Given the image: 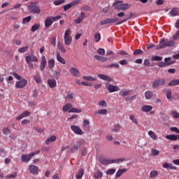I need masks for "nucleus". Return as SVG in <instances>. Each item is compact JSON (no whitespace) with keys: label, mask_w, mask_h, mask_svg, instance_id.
<instances>
[{"label":"nucleus","mask_w":179,"mask_h":179,"mask_svg":"<svg viewBox=\"0 0 179 179\" xmlns=\"http://www.w3.org/2000/svg\"><path fill=\"white\" fill-rule=\"evenodd\" d=\"M73 97H75V94L69 92L66 96V99L68 100H73Z\"/></svg>","instance_id":"obj_51"},{"label":"nucleus","mask_w":179,"mask_h":179,"mask_svg":"<svg viewBox=\"0 0 179 179\" xmlns=\"http://www.w3.org/2000/svg\"><path fill=\"white\" fill-rule=\"evenodd\" d=\"M171 114L173 115V117H174L175 118H179V113L178 112L176 111V110H173L171 112Z\"/></svg>","instance_id":"obj_64"},{"label":"nucleus","mask_w":179,"mask_h":179,"mask_svg":"<svg viewBox=\"0 0 179 179\" xmlns=\"http://www.w3.org/2000/svg\"><path fill=\"white\" fill-rule=\"evenodd\" d=\"M95 59H96L97 61H101V62H107V60L108 59L107 57H102V56H99V55H95L94 56Z\"/></svg>","instance_id":"obj_25"},{"label":"nucleus","mask_w":179,"mask_h":179,"mask_svg":"<svg viewBox=\"0 0 179 179\" xmlns=\"http://www.w3.org/2000/svg\"><path fill=\"white\" fill-rule=\"evenodd\" d=\"M179 85V79H175L170 81L168 84V86H178Z\"/></svg>","instance_id":"obj_29"},{"label":"nucleus","mask_w":179,"mask_h":179,"mask_svg":"<svg viewBox=\"0 0 179 179\" xmlns=\"http://www.w3.org/2000/svg\"><path fill=\"white\" fill-rule=\"evenodd\" d=\"M129 93H131V90L124 91L123 92H120V96H122V97H125V96H128Z\"/></svg>","instance_id":"obj_49"},{"label":"nucleus","mask_w":179,"mask_h":179,"mask_svg":"<svg viewBox=\"0 0 179 179\" xmlns=\"http://www.w3.org/2000/svg\"><path fill=\"white\" fill-rule=\"evenodd\" d=\"M30 20H31V16H28L27 17H24L22 20V24H26V23H29V22H30Z\"/></svg>","instance_id":"obj_46"},{"label":"nucleus","mask_w":179,"mask_h":179,"mask_svg":"<svg viewBox=\"0 0 179 179\" xmlns=\"http://www.w3.org/2000/svg\"><path fill=\"white\" fill-rule=\"evenodd\" d=\"M71 8H72V6L71 3L66 4L65 6H63L64 10L65 12H66V10L71 9Z\"/></svg>","instance_id":"obj_60"},{"label":"nucleus","mask_w":179,"mask_h":179,"mask_svg":"<svg viewBox=\"0 0 179 179\" xmlns=\"http://www.w3.org/2000/svg\"><path fill=\"white\" fill-rule=\"evenodd\" d=\"M69 72L71 73L72 76H74V78H78L80 76V72L76 67L71 68Z\"/></svg>","instance_id":"obj_14"},{"label":"nucleus","mask_w":179,"mask_h":179,"mask_svg":"<svg viewBox=\"0 0 179 179\" xmlns=\"http://www.w3.org/2000/svg\"><path fill=\"white\" fill-rule=\"evenodd\" d=\"M65 3V0H56L53 2L55 6H58L59 5H62V3Z\"/></svg>","instance_id":"obj_44"},{"label":"nucleus","mask_w":179,"mask_h":179,"mask_svg":"<svg viewBox=\"0 0 179 179\" xmlns=\"http://www.w3.org/2000/svg\"><path fill=\"white\" fill-rule=\"evenodd\" d=\"M29 170L31 174H38V167L36 165H30Z\"/></svg>","instance_id":"obj_19"},{"label":"nucleus","mask_w":179,"mask_h":179,"mask_svg":"<svg viewBox=\"0 0 179 179\" xmlns=\"http://www.w3.org/2000/svg\"><path fill=\"white\" fill-rule=\"evenodd\" d=\"M145 97L147 100H150L153 97V92L152 91H147L145 92Z\"/></svg>","instance_id":"obj_28"},{"label":"nucleus","mask_w":179,"mask_h":179,"mask_svg":"<svg viewBox=\"0 0 179 179\" xmlns=\"http://www.w3.org/2000/svg\"><path fill=\"white\" fill-rule=\"evenodd\" d=\"M57 48L58 50H59V51L63 54H65V52H66V49H65V47L64 46V45H62V43L57 44Z\"/></svg>","instance_id":"obj_32"},{"label":"nucleus","mask_w":179,"mask_h":179,"mask_svg":"<svg viewBox=\"0 0 179 179\" xmlns=\"http://www.w3.org/2000/svg\"><path fill=\"white\" fill-rule=\"evenodd\" d=\"M114 173H115V169H110L107 171L106 174H108V176H113Z\"/></svg>","instance_id":"obj_57"},{"label":"nucleus","mask_w":179,"mask_h":179,"mask_svg":"<svg viewBox=\"0 0 179 179\" xmlns=\"http://www.w3.org/2000/svg\"><path fill=\"white\" fill-rule=\"evenodd\" d=\"M124 173H127V169H120V170H118L116 173V178H119V177L120 176H122V174H124Z\"/></svg>","instance_id":"obj_31"},{"label":"nucleus","mask_w":179,"mask_h":179,"mask_svg":"<svg viewBox=\"0 0 179 179\" xmlns=\"http://www.w3.org/2000/svg\"><path fill=\"white\" fill-rule=\"evenodd\" d=\"M152 61H162V59H163V58L160 56H153L151 58Z\"/></svg>","instance_id":"obj_56"},{"label":"nucleus","mask_w":179,"mask_h":179,"mask_svg":"<svg viewBox=\"0 0 179 179\" xmlns=\"http://www.w3.org/2000/svg\"><path fill=\"white\" fill-rule=\"evenodd\" d=\"M151 153H152V156H159V155L160 154V151H159L155 148H152L151 150Z\"/></svg>","instance_id":"obj_41"},{"label":"nucleus","mask_w":179,"mask_h":179,"mask_svg":"<svg viewBox=\"0 0 179 179\" xmlns=\"http://www.w3.org/2000/svg\"><path fill=\"white\" fill-rule=\"evenodd\" d=\"M83 174H85V171L83 169H80L79 172L76 176V179H81L83 177Z\"/></svg>","instance_id":"obj_35"},{"label":"nucleus","mask_w":179,"mask_h":179,"mask_svg":"<svg viewBox=\"0 0 179 179\" xmlns=\"http://www.w3.org/2000/svg\"><path fill=\"white\" fill-rule=\"evenodd\" d=\"M95 178H101L103 177V172L98 171V172L94 175Z\"/></svg>","instance_id":"obj_59"},{"label":"nucleus","mask_w":179,"mask_h":179,"mask_svg":"<svg viewBox=\"0 0 179 179\" xmlns=\"http://www.w3.org/2000/svg\"><path fill=\"white\" fill-rule=\"evenodd\" d=\"M99 106H100L101 107H106L107 106V102H106V101H104V100L101 101L99 103Z\"/></svg>","instance_id":"obj_62"},{"label":"nucleus","mask_w":179,"mask_h":179,"mask_svg":"<svg viewBox=\"0 0 179 179\" xmlns=\"http://www.w3.org/2000/svg\"><path fill=\"white\" fill-rule=\"evenodd\" d=\"M40 27H41L40 24H34L32 26V27H31V31L33 33H34V31H37V30H38V29H40Z\"/></svg>","instance_id":"obj_36"},{"label":"nucleus","mask_w":179,"mask_h":179,"mask_svg":"<svg viewBox=\"0 0 179 179\" xmlns=\"http://www.w3.org/2000/svg\"><path fill=\"white\" fill-rule=\"evenodd\" d=\"M27 48H29V46L20 48V49H18V52L23 54L24 52H26V51H27Z\"/></svg>","instance_id":"obj_48"},{"label":"nucleus","mask_w":179,"mask_h":179,"mask_svg":"<svg viewBox=\"0 0 179 179\" xmlns=\"http://www.w3.org/2000/svg\"><path fill=\"white\" fill-rule=\"evenodd\" d=\"M48 65L50 69H52L55 66V60L54 59L48 60Z\"/></svg>","instance_id":"obj_30"},{"label":"nucleus","mask_w":179,"mask_h":179,"mask_svg":"<svg viewBox=\"0 0 179 179\" xmlns=\"http://www.w3.org/2000/svg\"><path fill=\"white\" fill-rule=\"evenodd\" d=\"M106 88L109 93H114L120 90V87L118 86L113 85L111 84H106Z\"/></svg>","instance_id":"obj_10"},{"label":"nucleus","mask_w":179,"mask_h":179,"mask_svg":"<svg viewBox=\"0 0 179 179\" xmlns=\"http://www.w3.org/2000/svg\"><path fill=\"white\" fill-rule=\"evenodd\" d=\"M71 129L76 135H83V131H82V130H81L80 127H79V126L71 125Z\"/></svg>","instance_id":"obj_12"},{"label":"nucleus","mask_w":179,"mask_h":179,"mask_svg":"<svg viewBox=\"0 0 179 179\" xmlns=\"http://www.w3.org/2000/svg\"><path fill=\"white\" fill-rule=\"evenodd\" d=\"M33 158V155H31V153L29 155H22L21 156V162L23 163H29L30 160Z\"/></svg>","instance_id":"obj_13"},{"label":"nucleus","mask_w":179,"mask_h":179,"mask_svg":"<svg viewBox=\"0 0 179 179\" xmlns=\"http://www.w3.org/2000/svg\"><path fill=\"white\" fill-rule=\"evenodd\" d=\"M125 158H120L117 159H112V163H122V162H125Z\"/></svg>","instance_id":"obj_47"},{"label":"nucleus","mask_w":179,"mask_h":179,"mask_svg":"<svg viewBox=\"0 0 179 179\" xmlns=\"http://www.w3.org/2000/svg\"><path fill=\"white\" fill-rule=\"evenodd\" d=\"M83 79H84V80H88L89 82H94V80H97L96 77H92L90 76H84Z\"/></svg>","instance_id":"obj_26"},{"label":"nucleus","mask_w":179,"mask_h":179,"mask_svg":"<svg viewBox=\"0 0 179 179\" xmlns=\"http://www.w3.org/2000/svg\"><path fill=\"white\" fill-rule=\"evenodd\" d=\"M3 134H4V135H9V134H10V129L8 127H4L3 129Z\"/></svg>","instance_id":"obj_54"},{"label":"nucleus","mask_w":179,"mask_h":179,"mask_svg":"<svg viewBox=\"0 0 179 179\" xmlns=\"http://www.w3.org/2000/svg\"><path fill=\"white\" fill-rule=\"evenodd\" d=\"M27 64H30V62H38V59L34 55H29L25 57Z\"/></svg>","instance_id":"obj_9"},{"label":"nucleus","mask_w":179,"mask_h":179,"mask_svg":"<svg viewBox=\"0 0 179 179\" xmlns=\"http://www.w3.org/2000/svg\"><path fill=\"white\" fill-rule=\"evenodd\" d=\"M148 135L153 139V141H157V135L153 131H149Z\"/></svg>","instance_id":"obj_33"},{"label":"nucleus","mask_w":179,"mask_h":179,"mask_svg":"<svg viewBox=\"0 0 179 179\" xmlns=\"http://www.w3.org/2000/svg\"><path fill=\"white\" fill-rule=\"evenodd\" d=\"M55 141H57V136H52L50 138H47L45 143H46V145H50V143H51V142H55Z\"/></svg>","instance_id":"obj_27"},{"label":"nucleus","mask_w":179,"mask_h":179,"mask_svg":"<svg viewBox=\"0 0 179 179\" xmlns=\"http://www.w3.org/2000/svg\"><path fill=\"white\" fill-rule=\"evenodd\" d=\"M115 22H118V18H107L100 22L101 26H104V24H111V23H115Z\"/></svg>","instance_id":"obj_7"},{"label":"nucleus","mask_w":179,"mask_h":179,"mask_svg":"<svg viewBox=\"0 0 179 179\" xmlns=\"http://www.w3.org/2000/svg\"><path fill=\"white\" fill-rule=\"evenodd\" d=\"M98 78L102 80H106L107 82H113V78L105 74H98Z\"/></svg>","instance_id":"obj_17"},{"label":"nucleus","mask_w":179,"mask_h":179,"mask_svg":"<svg viewBox=\"0 0 179 179\" xmlns=\"http://www.w3.org/2000/svg\"><path fill=\"white\" fill-rule=\"evenodd\" d=\"M94 40L96 43H99L101 40V35L100 33H96L94 35Z\"/></svg>","instance_id":"obj_39"},{"label":"nucleus","mask_w":179,"mask_h":179,"mask_svg":"<svg viewBox=\"0 0 179 179\" xmlns=\"http://www.w3.org/2000/svg\"><path fill=\"white\" fill-rule=\"evenodd\" d=\"M169 15L171 16H178L179 15V9L177 7L173 8L170 12Z\"/></svg>","instance_id":"obj_23"},{"label":"nucleus","mask_w":179,"mask_h":179,"mask_svg":"<svg viewBox=\"0 0 179 179\" xmlns=\"http://www.w3.org/2000/svg\"><path fill=\"white\" fill-rule=\"evenodd\" d=\"M28 10L31 12V13H40V6L37 3H31L28 6Z\"/></svg>","instance_id":"obj_5"},{"label":"nucleus","mask_w":179,"mask_h":179,"mask_svg":"<svg viewBox=\"0 0 179 179\" xmlns=\"http://www.w3.org/2000/svg\"><path fill=\"white\" fill-rule=\"evenodd\" d=\"M71 28H68L64 33V40L65 45H70L72 43V36H71Z\"/></svg>","instance_id":"obj_2"},{"label":"nucleus","mask_w":179,"mask_h":179,"mask_svg":"<svg viewBox=\"0 0 179 179\" xmlns=\"http://www.w3.org/2000/svg\"><path fill=\"white\" fill-rule=\"evenodd\" d=\"M152 110H153V106L150 105H145L141 108V110L143 113H150Z\"/></svg>","instance_id":"obj_20"},{"label":"nucleus","mask_w":179,"mask_h":179,"mask_svg":"<svg viewBox=\"0 0 179 179\" xmlns=\"http://www.w3.org/2000/svg\"><path fill=\"white\" fill-rule=\"evenodd\" d=\"M97 114L105 115V114H107V109H100L97 111Z\"/></svg>","instance_id":"obj_50"},{"label":"nucleus","mask_w":179,"mask_h":179,"mask_svg":"<svg viewBox=\"0 0 179 179\" xmlns=\"http://www.w3.org/2000/svg\"><path fill=\"white\" fill-rule=\"evenodd\" d=\"M129 120H131L132 122H134V124H135L136 125H138V119L135 117V115H130Z\"/></svg>","instance_id":"obj_42"},{"label":"nucleus","mask_w":179,"mask_h":179,"mask_svg":"<svg viewBox=\"0 0 179 179\" xmlns=\"http://www.w3.org/2000/svg\"><path fill=\"white\" fill-rule=\"evenodd\" d=\"M57 60L58 62H60V64H62V65H65V64H66V61L64 57H61V54H59V52L57 53Z\"/></svg>","instance_id":"obj_22"},{"label":"nucleus","mask_w":179,"mask_h":179,"mask_svg":"<svg viewBox=\"0 0 179 179\" xmlns=\"http://www.w3.org/2000/svg\"><path fill=\"white\" fill-rule=\"evenodd\" d=\"M69 113H82V110L79 109L78 108H73V107H71V110H69Z\"/></svg>","instance_id":"obj_40"},{"label":"nucleus","mask_w":179,"mask_h":179,"mask_svg":"<svg viewBox=\"0 0 179 179\" xmlns=\"http://www.w3.org/2000/svg\"><path fill=\"white\" fill-rule=\"evenodd\" d=\"M166 139H168L169 141H177V135H174V134L166 135Z\"/></svg>","instance_id":"obj_34"},{"label":"nucleus","mask_w":179,"mask_h":179,"mask_svg":"<svg viewBox=\"0 0 179 179\" xmlns=\"http://www.w3.org/2000/svg\"><path fill=\"white\" fill-rule=\"evenodd\" d=\"M166 85V80L164 78L157 79L152 83V87L153 89H157V87H160V86H164Z\"/></svg>","instance_id":"obj_4"},{"label":"nucleus","mask_w":179,"mask_h":179,"mask_svg":"<svg viewBox=\"0 0 179 179\" xmlns=\"http://www.w3.org/2000/svg\"><path fill=\"white\" fill-rule=\"evenodd\" d=\"M159 176V172L157 171H152L150 173V178H155Z\"/></svg>","instance_id":"obj_38"},{"label":"nucleus","mask_w":179,"mask_h":179,"mask_svg":"<svg viewBox=\"0 0 179 179\" xmlns=\"http://www.w3.org/2000/svg\"><path fill=\"white\" fill-rule=\"evenodd\" d=\"M52 23H54L52 17H48L45 20V29H50V27H51V26L52 25Z\"/></svg>","instance_id":"obj_15"},{"label":"nucleus","mask_w":179,"mask_h":179,"mask_svg":"<svg viewBox=\"0 0 179 179\" xmlns=\"http://www.w3.org/2000/svg\"><path fill=\"white\" fill-rule=\"evenodd\" d=\"M172 64H173V62H169L168 63H165V62H161L158 63V66L162 68L163 66H167L169 65H171Z\"/></svg>","instance_id":"obj_37"},{"label":"nucleus","mask_w":179,"mask_h":179,"mask_svg":"<svg viewBox=\"0 0 179 179\" xmlns=\"http://www.w3.org/2000/svg\"><path fill=\"white\" fill-rule=\"evenodd\" d=\"M134 55H141L142 54H143V51L141 49H138L136 50L134 52H133Z\"/></svg>","instance_id":"obj_52"},{"label":"nucleus","mask_w":179,"mask_h":179,"mask_svg":"<svg viewBox=\"0 0 179 179\" xmlns=\"http://www.w3.org/2000/svg\"><path fill=\"white\" fill-rule=\"evenodd\" d=\"M99 160L101 164L107 165L113 164V159H107V158L103 156H99Z\"/></svg>","instance_id":"obj_11"},{"label":"nucleus","mask_w":179,"mask_h":179,"mask_svg":"<svg viewBox=\"0 0 179 179\" xmlns=\"http://www.w3.org/2000/svg\"><path fill=\"white\" fill-rule=\"evenodd\" d=\"M121 129V126L120 124H116L113 129V132H118Z\"/></svg>","instance_id":"obj_53"},{"label":"nucleus","mask_w":179,"mask_h":179,"mask_svg":"<svg viewBox=\"0 0 179 179\" xmlns=\"http://www.w3.org/2000/svg\"><path fill=\"white\" fill-rule=\"evenodd\" d=\"M29 115H30V112L25 111V112L22 113L21 115H20L17 117H16V120H17V121H19V120L24 118L25 117H29Z\"/></svg>","instance_id":"obj_24"},{"label":"nucleus","mask_w":179,"mask_h":179,"mask_svg":"<svg viewBox=\"0 0 179 179\" xmlns=\"http://www.w3.org/2000/svg\"><path fill=\"white\" fill-rule=\"evenodd\" d=\"M174 45H176V41L174 40H166L164 44L156 45L155 50H163V48H167V47H174Z\"/></svg>","instance_id":"obj_1"},{"label":"nucleus","mask_w":179,"mask_h":179,"mask_svg":"<svg viewBox=\"0 0 179 179\" xmlns=\"http://www.w3.org/2000/svg\"><path fill=\"white\" fill-rule=\"evenodd\" d=\"M50 44H52V45H56L57 38L55 36H53L50 38Z\"/></svg>","instance_id":"obj_55"},{"label":"nucleus","mask_w":179,"mask_h":179,"mask_svg":"<svg viewBox=\"0 0 179 179\" xmlns=\"http://www.w3.org/2000/svg\"><path fill=\"white\" fill-rule=\"evenodd\" d=\"M38 96V90L37 89L34 90L32 97L33 99H36Z\"/></svg>","instance_id":"obj_58"},{"label":"nucleus","mask_w":179,"mask_h":179,"mask_svg":"<svg viewBox=\"0 0 179 179\" xmlns=\"http://www.w3.org/2000/svg\"><path fill=\"white\" fill-rule=\"evenodd\" d=\"M84 143V141L82 140H78L74 145L73 148H71V152H72V153H73V152H76V150H79V148H80V146H83Z\"/></svg>","instance_id":"obj_8"},{"label":"nucleus","mask_w":179,"mask_h":179,"mask_svg":"<svg viewBox=\"0 0 179 179\" xmlns=\"http://www.w3.org/2000/svg\"><path fill=\"white\" fill-rule=\"evenodd\" d=\"M48 85L50 89H54V87H57V80L55 79H49L48 80Z\"/></svg>","instance_id":"obj_18"},{"label":"nucleus","mask_w":179,"mask_h":179,"mask_svg":"<svg viewBox=\"0 0 179 179\" xmlns=\"http://www.w3.org/2000/svg\"><path fill=\"white\" fill-rule=\"evenodd\" d=\"M78 85L79 86L82 85L83 86H89L90 87L93 86V83L88 82H81L80 83H78Z\"/></svg>","instance_id":"obj_45"},{"label":"nucleus","mask_w":179,"mask_h":179,"mask_svg":"<svg viewBox=\"0 0 179 179\" xmlns=\"http://www.w3.org/2000/svg\"><path fill=\"white\" fill-rule=\"evenodd\" d=\"M27 85V80L23 78L15 83V87L16 89H23V87H26Z\"/></svg>","instance_id":"obj_6"},{"label":"nucleus","mask_w":179,"mask_h":179,"mask_svg":"<svg viewBox=\"0 0 179 179\" xmlns=\"http://www.w3.org/2000/svg\"><path fill=\"white\" fill-rule=\"evenodd\" d=\"M34 79L36 83H41V77L38 76V74H36V76H34Z\"/></svg>","instance_id":"obj_43"},{"label":"nucleus","mask_w":179,"mask_h":179,"mask_svg":"<svg viewBox=\"0 0 179 179\" xmlns=\"http://www.w3.org/2000/svg\"><path fill=\"white\" fill-rule=\"evenodd\" d=\"M121 3V1L117 0L113 3V6H115V9L117 10H127V9H129V5L128 3H122V4H118Z\"/></svg>","instance_id":"obj_3"},{"label":"nucleus","mask_w":179,"mask_h":179,"mask_svg":"<svg viewBox=\"0 0 179 179\" xmlns=\"http://www.w3.org/2000/svg\"><path fill=\"white\" fill-rule=\"evenodd\" d=\"M72 108V103H67L63 106L62 110L64 113H69V110Z\"/></svg>","instance_id":"obj_21"},{"label":"nucleus","mask_w":179,"mask_h":179,"mask_svg":"<svg viewBox=\"0 0 179 179\" xmlns=\"http://www.w3.org/2000/svg\"><path fill=\"white\" fill-rule=\"evenodd\" d=\"M45 66H47V60L45 59V56H42L40 64V70L43 72V71L45 69Z\"/></svg>","instance_id":"obj_16"},{"label":"nucleus","mask_w":179,"mask_h":179,"mask_svg":"<svg viewBox=\"0 0 179 179\" xmlns=\"http://www.w3.org/2000/svg\"><path fill=\"white\" fill-rule=\"evenodd\" d=\"M107 68H110V69L120 68V64H112L108 65L107 66Z\"/></svg>","instance_id":"obj_61"},{"label":"nucleus","mask_w":179,"mask_h":179,"mask_svg":"<svg viewBox=\"0 0 179 179\" xmlns=\"http://www.w3.org/2000/svg\"><path fill=\"white\" fill-rule=\"evenodd\" d=\"M16 177H17V174L16 173H14L13 174H10V175L7 176L6 178H8V179L16 178Z\"/></svg>","instance_id":"obj_63"}]
</instances>
